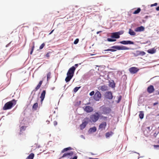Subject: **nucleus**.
I'll list each match as a JSON object with an SVG mask.
<instances>
[{
  "label": "nucleus",
  "mask_w": 159,
  "mask_h": 159,
  "mask_svg": "<svg viewBox=\"0 0 159 159\" xmlns=\"http://www.w3.org/2000/svg\"><path fill=\"white\" fill-rule=\"evenodd\" d=\"M111 49L105 50L104 51H110L112 52L116 51L117 50H127L129 48L124 46H120L118 45L113 46L111 47Z\"/></svg>",
  "instance_id": "f257e3e1"
},
{
  "label": "nucleus",
  "mask_w": 159,
  "mask_h": 159,
  "mask_svg": "<svg viewBox=\"0 0 159 159\" xmlns=\"http://www.w3.org/2000/svg\"><path fill=\"white\" fill-rule=\"evenodd\" d=\"M16 101L13 99L6 103L3 107L2 109L3 110L10 109L11 108L13 107L16 105Z\"/></svg>",
  "instance_id": "f03ea898"
},
{
  "label": "nucleus",
  "mask_w": 159,
  "mask_h": 159,
  "mask_svg": "<svg viewBox=\"0 0 159 159\" xmlns=\"http://www.w3.org/2000/svg\"><path fill=\"white\" fill-rule=\"evenodd\" d=\"M100 116V115L98 112L91 115L90 116V121L95 122L99 119Z\"/></svg>",
  "instance_id": "7ed1b4c3"
},
{
  "label": "nucleus",
  "mask_w": 159,
  "mask_h": 159,
  "mask_svg": "<svg viewBox=\"0 0 159 159\" xmlns=\"http://www.w3.org/2000/svg\"><path fill=\"white\" fill-rule=\"evenodd\" d=\"M75 70V68L74 66H73L71 67L69 69L68 72L67 73V75H71L73 77Z\"/></svg>",
  "instance_id": "20e7f679"
},
{
  "label": "nucleus",
  "mask_w": 159,
  "mask_h": 159,
  "mask_svg": "<svg viewBox=\"0 0 159 159\" xmlns=\"http://www.w3.org/2000/svg\"><path fill=\"white\" fill-rule=\"evenodd\" d=\"M101 98V94L100 93L97 91L94 95L93 98L94 99L97 101H98Z\"/></svg>",
  "instance_id": "39448f33"
},
{
  "label": "nucleus",
  "mask_w": 159,
  "mask_h": 159,
  "mask_svg": "<svg viewBox=\"0 0 159 159\" xmlns=\"http://www.w3.org/2000/svg\"><path fill=\"white\" fill-rule=\"evenodd\" d=\"M102 113L104 114H109L111 112V109L109 107H103L102 108Z\"/></svg>",
  "instance_id": "423d86ee"
},
{
  "label": "nucleus",
  "mask_w": 159,
  "mask_h": 159,
  "mask_svg": "<svg viewBox=\"0 0 159 159\" xmlns=\"http://www.w3.org/2000/svg\"><path fill=\"white\" fill-rule=\"evenodd\" d=\"M139 70V69L136 67H131L129 69V71L132 74L136 73Z\"/></svg>",
  "instance_id": "0eeeda50"
},
{
  "label": "nucleus",
  "mask_w": 159,
  "mask_h": 159,
  "mask_svg": "<svg viewBox=\"0 0 159 159\" xmlns=\"http://www.w3.org/2000/svg\"><path fill=\"white\" fill-rule=\"evenodd\" d=\"M83 108L84 111L87 113L91 112L93 111V108L89 106H86L85 107H84Z\"/></svg>",
  "instance_id": "6e6552de"
},
{
  "label": "nucleus",
  "mask_w": 159,
  "mask_h": 159,
  "mask_svg": "<svg viewBox=\"0 0 159 159\" xmlns=\"http://www.w3.org/2000/svg\"><path fill=\"white\" fill-rule=\"evenodd\" d=\"M105 96L107 98L109 99H111L113 98L112 93L109 91L106 92L105 93Z\"/></svg>",
  "instance_id": "1a4fd4ad"
},
{
  "label": "nucleus",
  "mask_w": 159,
  "mask_h": 159,
  "mask_svg": "<svg viewBox=\"0 0 159 159\" xmlns=\"http://www.w3.org/2000/svg\"><path fill=\"white\" fill-rule=\"evenodd\" d=\"M107 126V123L105 122H102L99 125L98 129L102 130L104 129Z\"/></svg>",
  "instance_id": "9d476101"
},
{
  "label": "nucleus",
  "mask_w": 159,
  "mask_h": 159,
  "mask_svg": "<svg viewBox=\"0 0 159 159\" xmlns=\"http://www.w3.org/2000/svg\"><path fill=\"white\" fill-rule=\"evenodd\" d=\"M154 89L153 85H150L147 88V91L149 93H152L154 91Z\"/></svg>",
  "instance_id": "9b49d317"
},
{
  "label": "nucleus",
  "mask_w": 159,
  "mask_h": 159,
  "mask_svg": "<svg viewBox=\"0 0 159 159\" xmlns=\"http://www.w3.org/2000/svg\"><path fill=\"white\" fill-rule=\"evenodd\" d=\"M98 89L102 91H106L108 90V87L105 85H103L99 87Z\"/></svg>",
  "instance_id": "f8f14e48"
},
{
  "label": "nucleus",
  "mask_w": 159,
  "mask_h": 159,
  "mask_svg": "<svg viewBox=\"0 0 159 159\" xmlns=\"http://www.w3.org/2000/svg\"><path fill=\"white\" fill-rule=\"evenodd\" d=\"M111 37L112 38L118 39L120 37L119 34L118 33L116 32L111 33Z\"/></svg>",
  "instance_id": "ddd939ff"
},
{
  "label": "nucleus",
  "mask_w": 159,
  "mask_h": 159,
  "mask_svg": "<svg viewBox=\"0 0 159 159\" xmlns=\"http://www.w3.org/2000/svg\"><path fill=\"white\" fill-rule=\"evenodd\" d=\"M120 43L123 44H134V43L131 41H120Z\"/></svg>",
  "instance_id": "4468645a"
},
{
  "label": "nucleus",
  "mask_w": 159,
  "mask_h": 159,
  "mask_svg": "<svg viewBox=\"0 0 159 159\" xmlns=\"http://www.w3.org/2000/svg\"><path fill=\"white\" fill-rule=\"evenodd\" d=\"M88 123V122L86 121H85L83 122L82 124L80 125V129H84Z\"/></svg>",
  "instance_id": "2eb2a0df"
},
{
  "label": "nucleus",
  "mask_w": 159,
  "mask_h": 159,
  "mask_svg": "<svg viewBox=\"0 0 159 159\" xmlns=\"http://www.w3.org/2000/svg\"><path fill=\"white\" fill-rule=\"evenodd\" d=\"M46 91L44 90L42 92L41 94V95L40 97V98H41V102H42L43 101L44 99L45 95L46 94Z\"/></svg>",
  "instance_id": "dca6fc26"
},
{
  "label": "nucleus",
  "mask_w": 159,
  "mask_h": 159,
  "mask_svg": "<svg viewBox=\"0 0 159 159\" xmlns=\"http://www.w3.org/2000/svg\"><path fill=\"white\" fill-rule=\"evenodd\" d=\"M73 153L72 151L68 153H65L61 157V158H63L66 157H69L70 156H72L73 155Z\"/></svg>",
  "instance_id": "f3484780"
},
{
  "label": "nucleus",
  "mask_w": 159,
  "mask_h": 159,
  "mask_svg": "<svg viewBox=\"0 0 159 159\" xmlns=\"http://www.w3.org/2000/svg\"><path fill=\"white\" fill-rule=\"evenodd\" d=\"M144 30V27L143 26H141L140 27L136 28L135 29V31L136 32H141L143 31Z\"/></svg>",
  "instance_id": "a211bd4d"
},
{
  "label": "nucleus",
  "mask_w": 159,
  "mask_h": 159,
  "mask_svg": "<svg viewBox=\"0 0 159 159\" xmlns=\"http://www.w3.org/2000/svg\"><path fill=\"white\" fill-rule=\"evenodd\" d=\"M156 52V50L154 48H153L151 49H149L148 50L147 52L149 53L152 54L155 53Z\"/></svg>",
  "instance_id": "6ab92c4d"
},
{
  "label": "nucleus",
  "mask_w": 159,
  "mask_h": 159,
  "mask_svg": "<svg viewBox=\"0 0 159 159\" xmlns=\"http://www.w3.org/2000/svg\"><path fill=\"white\" fill-rule=\"evenodd\" d=\"M42 83H43L42 80H41L39 81V83L38 84L37 86L35 88V91L38 90L40 88V87L41 86V85H42Z\"/></svg>",
  "instance_id": "aec40b11"
},
{
  "label": "nucleus",
  "mask_w": 159,
  "mask_h": 159,
  "mask_svg": "<svg viewBox=\"0 0 159 159\" xmlns=\"http://www.w3.org/2000/svg\"><path fill=\"white\" fill-rule=\"evenodd\" d=\"M67 75V76L66 77L65 80V81L66 82H69L73 77L71 75Z\"/></svg>",
  "instance_id": "412c9836"
},
{
  "label": "nucleus",
  "mask_w": 159,
  "mask_h": 159,
  "mask_svg": "<svg viewBox=\"0 0 159 159\" xmlns=\"http://www.w3.org/2000/svg\"><path fill=\"white\" fill-rule=\"evenodd\" d=\"M38 107V103H35L32 107V109L33 110L35 111L37 110Z\"/></svg>",
  "instance_id": "4be33fe9"
},
{
  "label": "nucleus",
  "mask_w": 159,
  "mask_h": 159,
  "mask_svg": "<svg viewBox=\"0 0 159 159\" xmlns=\"http://www.w3.org/2000/svg\"><path fill=\"white\" fill-rule=\"evenodd\" d=\"M97 130L95 126H94L92 128H90L89 131L91 133L95 132Z\"/></svg>",
  "instance_id": "5701e85b"
},
{
  "label": "nucleus",
  "mask_w": 159,
  "mask_h": 159,
  "mask_svg": "<svg viewBox=\"0 0 159 159\" xmlns=\"http://www.w3.org/2000/svg\"><path fill=\"white\" fill-rule=\"evenodd\" d=\"M114 133L111 131L108 132L106 134V137L107 138L111 136Z\"/></svg>",
  "instance_id": "b1692460"
},
{
  "label": "nucleus",
  "mask_w": 159,
  "mask_h": 159,
  "mask_svg": "<svg viewBox=\"0 0 159 159\" xmlns=\"http://www.w3.org/2000/svg\"><path fill=\"white\" fill-rule=\"evenodd\" d=\"M129 34L132 36H134L136 34L131 29H129Z\"/></svg>",
  "instance_id": "393cba45"
},
{
  "label": "nucleus",
  "mask_w": 159,
  "mask_h": 159,
  "mask_svg": "<svg viewBox=\"0 0 159 159\" xmlns=\"http://www.w3.org/2000/svg\"><path fill=\"white\" fill-rule=\"evenodd\" d=\"M34 156V154L32 153L26 158V159H33Z\"/></svg>",
  "instance_id": "a878e982"
},
{
  "label": "nucleus",
  "mask_w": 159,
  "mask_h": 159,
  "mask_svg": "<svg viewBox=\"0 0 159 159\" xmlns=\"http://www.w3.org/2000/svg\"><path fill=\"white\" fill-rule=\"evenodd\" d=\"M71 148L70 147L65 148L61 151V153H63L64 152L67 151L68 150H71Z\"/></svg>",
  "instance_id": "bb28decb"
},
{
  "label": "nucleus",
  "mask_w": 159,
  "mask_h": 159,
  "mask_svg": "<svg viewBox=\"0 0 159 159\" xmlns=\"http://www.w3.org/2000/svg\"><path fill=\"white\" fill-rule=\"evenodd\" d=\"M140 113L139 115V116L140 119H142L144 117V114L143 111H140Z\"/></svg>",
  "instance_id": "cd10ccee"
},
{
  "label": "nucleus",
  "mask_w": 159,
  "mask_h": 159,
  "mask_svg": "<svg viewBox=\"0 0 159 159\" xmlns=\"http://www.w3.org/2000/svg\"><path fill=\"white\" fill-rule=\"evenodd\" d=\"M141 11V9L140 8H138L137 9L133 12L134 14H136L139 13Z\"/></svg>",
  "instance_id": "c85d7f7f"
},
{
  "label": "nucleus",
  "mask_w": 159,
  "mask_h": 159,
  "mask_svg": "<svg viewBox=\"0 0 159 159\" xmlns=\"http://www.w3.org/2000/svg\"><path fill=\"white\" fill-rule=\"evenodd\" d=\"M134 54L135 56H138L140 55V51H137L135 53H134Z\"/></svg>",
  "instance_id": "c756f323"
},
{
  "label": "nucleus",
  "mask_w": 159,
  "mask_h": 159,
  "mask_svg": "<svg viewBox=\"0 0 159 159\" xmlns=\"http://www.w3.org/2000/svg\"><path fill=\"white\" fill-rule=\"evenodd\" d=\"M109 85L110 87L112 88H114L115 87V84L114 82H110Z\"/></svg>",
  "instance_id": "7c9ffc66"
},
{
  "label": "nucleus",
  "mask_w": 159,
  "mask_h": 159,
  "mask_svg": "<svg viewBox=\"0 0 159 159\" xmlns=\"http://www.w3.org/2000/svg\"><path fill=\"white\" fill-rule=\"evenodd\" d=\"M107 41L109 42H114L116 41V39H111L108 38L107 39Z\"/></svg>",
  "instance_id": "2f4dec72"
},
{
  "label": "nucleus",
  "mask_w": 159,
  "mask_h": 159,
  "mask_svg": "<svg viewBox=\"0 0 159 159\" xmlns=\"http://www.w3.org/2000/svg\"><path fill=\"white\" fill-rule=\"evenodd\" d=\"M81 87H76L74 89V92H76L78 91V90Z\"/></svg>",
  "instance_id": "473e14b6"
},
{
  "label": "nucleus",
  "mask_w": 159,
  "mask_h": 159,
  "mask_svg": "<svg viewBox=\"0 0 159 159\" xmlns=\"http://www.w3.org/2000/svg\"><path fill=\"white\" fill-rule=\"evenodd\" d=\"M26 127L24 126H22L20 128V131L25 130V129Z\"/></svg>",
  "instance_id": "72a5a7b5"
},
{
  "label": "nucleus",
  "mask_w": 159,
  "mask_h": 159,
  "mask_svg": "<svg viewBox=\"0 0 159 159\" xmlns=\"http://www.w3.org/2000/svg\"><path fill=\"white\" fill-rule=\"evenodd\" d=\"M45 44L44 43H43L40 46L39 49H42L45 46Z\"/></svg>",
  "instance_id": "f704fd0d"
},
{
  "label": "nucleus",
  "mask_w": 159,
  "mask_h": 159,
  "mask_svg": "<svg viewBox=\"0 0 159 159\" xmlns=\"http://www.w3.org/2000/svg\"><path fill=\"white\" fill-rule=\"evenodd\" d=\"M145 52L143 51H140V55L143 56L145 54Z\"/></svg>",
  "instance_id": "c9c22d12"
},
{
  "label": "nucleus",
  "mask_w": 159,
  "mask_h": 159,
  "mask_svg": "<svg viewBox=\"0 0 159 159\" xmlns=\"http://www.w3.org/2000/svg\"><path fill=\"white\" fill-rule=\"evenodd\" d=\"M79 41V39H76L74 42V43L75 44H77Z\"/></svg>",
  "instance_id": "e433bc0d"
},
{
  "label": "nucleus",
  "mask_w": 159,
  "mask_h": 159,
  "mask_svg": "<svg viewBox=\"0 0 159 159\" xmlns=\"http://www.w3.org/2000/svg\"><path fill=\"white\" fill-rule=\"evenodd\" d=\"M51 74V73L50 72L48 73L47 75L48 80V79H49L50 78Z\"/></svg>",
  "instance_id": "4c0bfd02"
},
{
  "label": "nucleus",
  "mask_w": 159,
  "mask_h": 159,
  "mask_svg": "<svg viewBox=\"0 0 159 159\" xmlns=\"http://www.w3.org/2000/svg\"><path fill=\"white\" fill-rule=\"evenodd\" d=\"M121 96H120L119 97H118V101H117V102L118 103L121 100Z\"/></svg>",
  "instance_id": "58836bf2"
},
{
  "label": "nucleus",
  "mask_w": 159,
  "mask_h": 159,
  "mask_svg": "<svg viewBox=\"0 0 159 159\" xmlns=\"http://www.w3.org/2000/svg\"><path fill=\"white\" fill-rule=\"evenodd\" d=\"M90 95L92 96L93 95H94V91H92L91 92L89 93Z\"/></svg>",
  "instance_id": "ea45409f"
},
{
  "label": "nucleus",
  "mask_w": 159,
  "mask_h": 159,
  "mask_svg": "<svg viewBox=\"0 0 159 159\" xmlns=\"http://www.w3.org/2000/svg\"><path fill=\"white\" fill-rule=\"evenodd\" d=\"M157 5V3H155L154 4H152L151 5V7H152L153 6H155Z\"/></svg>",
  "instance_id": "a19ab883"
},
{
  "label": "nucleus",
  "mask_w": 159,
  "mask_h": 159,
  "mask_svg": "<svg viewBox=\"0 0 159 159\" xmlns=\"http://www.w3.org/2000/svg\"><path fill=\"white\" fill-rule=\"evenodd\" d=\"M117 32L119 34V35H120L121 34H123V31H120L118 32Z\"/></svg>",
  "instance_id": "79ce46f5"
},
{
  "label": "nucleus",
  "mask_w": 159,
  "mask_h": 159,
  "mask_svg": "<svg viewBox=\"0 0 159 159\" xmlns=\"http://www.w3.org/2000/svg\"><path fill=\"white\" fill-rule=\"evenodd\" d=\"M50 52L47 53L46 54V56L48 57H50Z\"/></svg>",
  "instance_id": "37998d69"
},
{
  "label": "nucleus",
  "mask_w": 159,
  "mask_h": 159,
  "mask_svg": "<svg viewBox=\"0 0 159 159\" xmlns=\"http://www.w3.org/2000/svg\"><path fill=\"white\" fill-rule=\"evenodd\" d=\"M57 124V123L56 121H54L53 122V124L54 125V126L56 125Z\"/></svg>",
  "instance_id": "c03bdc74"
},
{
  "label": "nucleus",
  "mask_w": 159,
  "mask_h": 159,
  "mask_svg": "<svg viewBox=\"0 0 159 159\" xmlns=\"http://www.w3.org/2000/svg\"><path fill=\"white\" fill-rule=\"evenodd\" d=\"M154 146L155 148L159 147V145H154Z\"/></svg>",
  "instance_id": "a18cd8bd"
},
{
  "label": "nucleus",
  "mask_w": 159,
  "mask_h": 159,
  "mask_svg": "<svg viewBox=\"0 0 159 159\" xmlns=\"http://www.w3.org/2000/svg\"><path fill=\"white\" fill-rule=\"evenodd\" d=\"M156 10L157 11H159V6L158 7H157L156 8Z\"/></svg>",
  "instance_id": "49530a36"
},
{
  "label": "nucleus",
  "mask_w": 159,
  "mask_h": 159,
  "mask_svg": "<svg viewBox=\"0 0 159 159\" xmlns=\"http://www.w3.org/2000/svg\"><path fill=\"white\" fill-rule=\"evenodd\" d=\"M54 30H52V31L50 32V33L49 34H52V32H53Z\"/></svg>",
  "instance_id": "de8ad7c7"
},
{
  "label": "nucleus",
  "mask_w": 159,
  "mask_h": 159,
  "mask_svg": "<svg viewBox=\"0 0 159 159\" xmlns=\"http://www.w3.org/2000/svg\"><path fill=\"white\" fill-rule=\"evenodd\" d=\"M77 157L76 156H75L73 157V158L72 159H77Z\"/></svg>",
  "instance_id": "09e8293b"
},
{
  "label": "nucleus",
  "mask_w": 159,
  "mask_h": 159,
  "mask_svg": "<svg viewBox=\"0 0 159 159\" xmlns=\"http://www.w3.org/2000/svg\"><path fill=\"white\" fill-rule=\"evenodd\" d=\"M34 46H33V47H32L31 50L33 51V50H34Z\"/></svg>",
  "instance_id": "8fccbe9b"
},
{
  "label": "nucleus",
  "mask_w": 159,
  "mask_h": 159,
  "mask_svg": "<svg viewBox=\"0 0 159 159\" xmlns=\"http://www.w3.org/2000/svg\"><path fill=\"white\" fill-rule=\"evenodd\" d=\"M75 66L76 67H77L78 66V64H75Z\"/></svg>",
  "instance_id": "3c124183"
},
{
  "label": "nucleus",
  "mask_w": 159,
  "mask_h": 159,
  "mask_svg": "<svg viewBox=\"0 0 159 159\" xmlns=\"http://www.w3.org/2000/svg\"><path fill=\"white\" fill-rule=\"evenodd\" d=\"M33 51H32V50H31V52H30V54H31L33 52Z\"/></svg>",
  "instance_id": "603ef678"
},
{
  "label": "nucleus",
  "mask_w": 159,
  "mask_h": 159,
  "mask_svg": "<svg viewBox=\"0 0 159 159\" xmlns=\"http://www.w3.org/2000/svg\"><path fill=\"white\" fill-rule=\"evenodd\" d=\"M89 159H97V158H92L90 157L89 158Z\"/></svg>",
  "instance_id": "864d4df0"
},
{
  "label": "nucleus",
  "mask_w": 159,
  "mask_h": 159,
  "mask_svg": "<svg viewBox=\"0 0 159 159\" xmlns=\"http://www.w3.org/2000/svg\"><path fill=\"white\" fill-rule=\"evenodd\" d=\"M47 122H48V124H49V121H48V120H47Z\"/></svg>",
  "instance_id": "5fc2aeb1"
},
{
  "label": "nucleus",
  "mask_w": 159,
  "mask_h": 159,
  "mask_svg": "<svg viewBox=\"0 0 159 159\" xmlns=\"http://www.w3.org/2000/svg\"><path fill=\"white\" fill-rule=\"evenodd\" d=\"M101 32V31L98 32L97 33V34H98L99 32Z\"/></svg>",
  "instance_id": "6e6d98bb"
},
{
  "label": "nucleus",
  "mask_w": 159,
  "mask_h": 159,
  "mask_svg": "<svg viewBox=\"0 0 159 159\" xmlns=\"http://www.w3.org/2000/svg\"><path fill=\"white\" fill-rule=\"evenodd\" d=\"M158 143H159V140H158Z\"/></svg>",
  "instance_id": "4d7b16f0"
},
{
  "label": "nucleus",
  "mask_w": 159,
  "mask_h": 159,
  "mask_svg": "<svg viewBox=\"0 0 159 159\" xmlns=\"http://www.w3.org/2000/svg\"><path fill=\"white\" fill-rule=\"evenodd\" d=\"M155 104H156V103H155L154 104V105H155Z\"/></svg>",
  "instance_id": "13d9d810"
},
{
  "label": "nucleus",
  "mask_w": 159,
  "mask_h": 159,
  "mask_svg": "<svg viewBox=\"0 0 159 159\" xmlns=\"http://www.w3.org/2000/svg\"><path fill=\"white\" fill-rule=\"evenodd\" d=\"M158 94H159V91L158 92Z\"/></svg>",
  "instance_id": "bf43d9fd"
},
{
  "label": "nucleus",
  "mask_w": 159,
  "mask_h": 159,
  "mask_svg": "<svg viewBox=\"0 0 159 159\" xmlns=\"http://www.w3.org/2000/svg\"><path fill=\"white\" fill-rule=\"evenodd\" d=\"M91 154H92V155H93V154L92 153H91Z\"/></svg>",
  "instance_id": "052dcab7"
},
{
  "label": "nucleus",
  "mask_w": 159,
  "mask_h": 159,
  "mask_svg": "<svg viewBox=\"0 0 159 159\" xmlns=\"http://www.w3.org/2000/svg\"><path fill=\"white\" fill-rule=\"evenodd\" d=\"M158 128H159V127H158Z\"/></svg>",
  "instance_id": "680f3d73"
}]
</instances>
